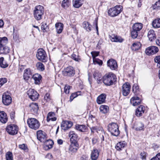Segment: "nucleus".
<instances>
[{
  "label": "nucleus",
  "mask_w": 160,
  "mask_h": 160,
  "mask_svg": "<svg viewBox=\"0 0 160 160\" xmlns=\"http://www.w3.org/2000/svg\"><path fill=\"white\" fill-rule=\"evenodd\" d=\"M139 32L132 29L131 32V36L133 38H136L138 36Z\"/></svg>",
  "instance_id": "de8ad7c7"
},
{
  "label": "nucleus",
  "mask_w": 160,
  "mask_h": 160,
  "mask_svg": "<svg viewBox=\"0 0 160 160\" xmlns=\"http://www.w3.org/2000/svg\"><path fill=\"white\" fill-rule=\"evenodd\" d=\"M0 66L2 68H5L8 66L5 61L4 60V58L3 57L0 58Z\"/></svg>",
  "instance_id": "79ce46f5"
},
{
  "label": "nucleus",
  "mask_w": 160,
  "mask_h": 160,
  "mask_svg": "<svg viewBox=\"0 0 160 160\" xmlns=\"http://www.w3.org/2000/svg\"><path fill=\"white\" fill-rule=\"evenodd\" d=\"M131 85L129 82H126L122 85L121 90L122 94L124 96H128L130 93Z\"/></svg>",
  "instance_id": "6e6552de"
},
{
  "label": "nucleus",
  "mask_w": 160,
  "mask_h": 160,
  "mask_svg": "<svg viewBox=\"0 0 160 160\" xmlns=\"http://www.w3.org/2000/svg\"><path fill=\"white\" fill-rule=\"evenodd\" d=\"M70 4V0H63L61 5L62 7L65 9L68 8Z\"/></svg>",
  "instance_id": "58836bf2"
},
{
  "label": "nucleus",
  "mask_w": 160,
  "mask_h": 160,
  "mask_svg": "<svg viewBox=\"0 0 160 160\" xmlns=\"http://www.w3.org/2000/svg\"><path fill=\"white\" fill-rule=\"evenodd\" d=\"M153 9L158 10L160 9V0L157 2L152 6Z\"/></svg>",
  "instance_id": "c03bdc74"
},
{
  "label": "nucleus",
  "mask_w": 160,
  "mask_h": 160,
  "mask_svg": "<svg viewBox=\"0 0 160 160\" xmlns=\"http://www.w3.org/2000/svg\"><path fill=\"white\" fill-rule=\"evenodd\" d=\"M36 67L38 69L42 71L44 69V66L41 62H38L36 64Z\"/></svg>",
  "instance_id": "a18cd8bd"
},
{
  "label": "nucleus",
  "mask_w": 160,
  "mask_h": 160,
  "mask_svg": "<svg viewBox=\"0 0 160 160\" xmlns=\"http://www.w3.org/2000/svg\"><path fill=\"white\" fill-rule=\"evenodd\" d=\"M32 76L31 72L30 69L29 68L25 69L23 74V78L24 79L28 80Z\"/></svg>",
  "instance_id": "bb28decb"
},
{
  "label": "nucleus",
  "mask_w": 160,
  "mask_h": 160,
  "mask_svg": "<svg viewBox=\"0 0 160 160\" xmlns=\"http://www.w3.org/2000/svg\"><path fill=\"white\" fill-rule=\"evenodd\" d=\"M91 54L93 60H94V59L96 58L95 57L98 56L99 52L95 51L92 52H91Z\"/></svg>",
  "instance_id": "6e6d98bb"
},
{
  "label": "nucleus",
  "mask_w": 160,
  "mask_h": 160,
  "mask_svg": "<svg viewBox=\"0 0 160 160\" xmlns=\"http://www.w3.org/2000/svg\"><path fill=\"white\" fill-rule=\"evenodd\" d=\"M44 99L46 101H49L51 99L50 95L49 93H46L44 96Z\"/></svg>",
  "instance_id": "13d9d810"
},
{
  "label": "nucleus",
  "mask_w": 160,
  "mask_h": 160,
  "mask_svg": "<svg viewBox=\"0 0 160 160\" xmlns=\"http://www.w3.org/2000/svg\"><path fill=\"white\" fill-rule=\"evenodd\" d=\"M70 88V86L69 85L65 86L64 88V92L66 94H68L69 92V90Z\"/></svg>",
  "instance_id": "5fc2aeb1"
},
{
  "label": "nucleus",
  "mask_w": 160,
  "mask_h": 160,
  "mask_svg": "<svg viewBox=\"0 0 160 160\" xmlns=\"http://www.w3.org/2000/svg\"><path fill=\"white\" fill-rule=\"evenodd\" d=\"M29 107L31 112L33 113V114H35L37 113L38 109V107L37 103H31L30 104Z\"/></svg>",
  "instance_id": "f3484780"
},
{
  "label": "nucleus",
  "mask_w": 160,
  "mask_h": 160,
  "mask_svg": "<svg viewBox=\"0 0 160 160\" xmlns=\"http://www.w3.org/2000/svg\"><path fill=\"white\" fill-rule=\"evenodd\" d=\"M139 86L136 84H134L132 88V92L134 93H135L138 91L139 89Z\"/></svg>",
  "instance_id": "864d4df0"
},
{
  "label": "nucleus",
  "mask_w": 160,
  "mask_h": 160,
  "mask_svg": "<svg viewBox=\"0 0 160 160\" xmlns=\"http://www.w3.org/2000/svg\"><path fill=\"white\" fill-rule=\"evenodd\" d=\"M99 152L96 148H94L92 151L91 158L92 160H96L98 157Z\"/></svg>",
  "instance_id": "aec40b11"
},
{
  "label": "nucleus",
  "mask_w": 160,
  "mask_h": 160,
  "mask_svg": "<svg viewBox=\"0 0 160 160\" xmlns=\"http://www.w3.org/2000/svg\"><path fill=\"white\" fill-rule=\"evenodd\" d=\"M8 43V39L6 37L0 38V46H5Z\"/></svg>",
  "instance_id": "a19ab883"
},
{
  "label": "nucleus",
  "mask_w": 160,
  "mask_h": 160,
  "mask_svg": "<svg viewBox=\"0 0 160 160\" xmlns=\"http://www.w3.org/2000/svg\"><path fill=\"white\" fill-rule=\"evenodd\" d=\"M32 79L34 80V83L36 84H39L41 80L42 77L38 74H35L32 77Z\"/></svg>",
  "instance_id": "a878e982"
},
{
  "label": "nucleus",
  "mask_w": 160,
  "mask_h": 160,
  "mask_svg": "<svg viewBox=\"0 0 160 160\" xmlns=\"http://www.w3.org/2000/svg\"><path fill=\"white\" fill-rule=\"evenodd\" d=\"M13 38L14 40L15 41H17V40L18 39V37H19V35L18 34H17V33H16L14 31V29L13 28Z\"/></svg>",
  "instance_id": "4d7b16f0"
},
{
  "label": "nucleus",
  "mask_w": 160,
  "mask_h": 160,
  "mask_svg": "<svg viewBox=\"0 0 160 160\" xmlns=\"http://www.w3.org/2000/svg\"><path fill=\"white\" fill-rule=\"evenodd\" d=\"M44 13V8L41 5L35 7L34 11L33 14L35 18L37 20H39L42 18V16Z\"/></svg>",
  "instance_id": "f03ea898"
},
{
  "label": "nucleus",
  "mask_w": 160,
  "mask_h": 160,
  "mask_svg": "<svg viewBox=\"0 0 160 160\" xmlns=\"http://www.w3.org/2000/svg\"><path fill=\"white\" fill-rule=\"evenodd\" d=\"M76 128L78 130L81 132H85L87 130V127L84 125H77L76 126Z\"/></svg>",
  "instance_id": "473e14b6"
},
{
  "label": "nucleus",
  "mask_w": 160,
  "mask_h": 160,
  "mask_svg": "<svg viewBox=\"0 0 160 160\" xmlns=\"http://www.w3.org/2000/svg\"><path fill=\"white\" fill-rule=\"evenodd\" d=\"M106 95L105 93H102L97 98V102L98 104H101L105 102Z\"/></svg>",
  "instance_id": "4be33fe9"
},
{
  "label": "nucleus",
  "mask_w": 160,
  "mask_h": 160,
  "mask_svg": "<svg viewBox=\"0 0 160 160\" xmlns=\"http://www.w3.org/2000/svg\"><path fill=\"white\" fill-rule=\"evenodd\" d=\"M117 79L116 75L112 72L105 74L103 78V83L107 86L112 85Z\"/></svg>",
  "instance_id": "f257e3e1"
},
{
  "label": "nucleus",
  "mask_w": 160,
  "mask_h": 160,
  "mask_svg": "<svg viewBox=\"0 0 160 160\" xmlns=\"http://www.w3.org/2000/svg\"><path fill=\"white\" fill-rule=\"evenodd\" d=\"M27 123L30 128L34 130L38 129L40 125L38 121L34 118H28L27 120Z\"/></svg>",
  "instance_id": "39448f33"
},
{
  "label": "nucleus",
  "mask_w": 160,
  "mask_h": 160,
  "mask_svg": "<svg viewBox=\"0 0 160 160\" xmlns=\"http://www.w3.org/2000/svg\"><path fill=\"white\" fill-rule=\"evenodd\" d=\"M134 128L137 131H143L144 130V125L142 122H138L135 125Z\"/></svg>",
  "instance_id": "c85d7f7f"
},
{
  "label": "nucleus",
  "mask_w": 160,
  "mask_h": 160,
  "mask_svg": "<svg viewBox=\"0 0 160 160\" xmlns=\"http://www.w3.org/2000/svg\"><path fill=\"white\" fill-rule=\"evenodd\" d=\"M140 155L141 158L142 159H146V153L145 152H142L140 153Z\"/></svg>",
  "instance_id": "680f3d73"
},
{
  "label": "nucleus",
  "mask_w": 160,
  "mask_h": 160,
  "mask_svg": "<svg viewBox=\"0 0 160 160\" xmlns=\"http://www.w3.org/2000/svg\"><path fill=\"white\" fill-rule=\"evenodd\" d=\"M46 146L48 148L50 149L52 148V145L53 144V141L51 140H48L46 141Z\"/></svg>",
  "instance_id": "09e8293b"
},
{
  "label": "nucleus",
  "mask_w": 160,
  "mask_h": 160,
  "mask_svg": "<svg viewBox=\"0 0 160 160\" xmlns=\"http://www.w3.org/2000/svg\"><path fill=\"white\" fill-rule=\"evenodd\" d=\"M82 0H73V6L76 8H79L82 4Z\"/></svg>",
  "instance_id": "f704fd0d"
},
{
  "label": "nucleus",
  "mask_w": 160,
  "mask_h": 160,
  "mask_svg": "<svg viewBox=\"0 0 160 160\" xmlns=\"http://www.w3.org/2000/svg\"><path fill=\"white\" fill-rule=\"evenodd\" d=\"M19 147L21 149L23 150L25 152H27L28 151L27 146L24 144L19 145Z\"/></svg>",
  "instance_id": "8fccbe9b"
},
{
  "label": "nucleus",
  "mask_w": 160,
  "mask_h": 160,
  "mask_svg": "<svg viewBox=\"0 0 160 160\" xmlns=\"http://www.w3.org/2000/svg\"><path fill=\"white\" fill-rule=\"evenodd\" d=\"M78 144L77 142H71L69 146V150L70 153H72L77 152L78 148Z\"/></svg>",
  "instance_id": "2eb2a0df"
},
{
  "label": "nucleus",
  "mask_w": 160,
  "mask_h": 160,
  "mask_svg": "<svg viewBox=\"0 0 160 160\" xmlns=\"http://www.w3.org/2000/svg\"><path fill=\"white\" fill-rule=\"evenodd\" d=\"M141 46V44L139 42L135 43L133 44L131 48L133 51H135L138 50Z\"/></svg>",
  "instance_id": "4c0bfd02"
},
{
  "label": "nucleus",
  "mask_w": 160,
  "mask_h": 160,
  "mask_svg": "<svg viewBox=\"0 0 160 160\" xmlns=\"http://www.w3.org/2000/svg\"><path fill=\"white\" fill-rule=\"evenodd\" d=\"M55 27L57 33H60L63 29V25L61 23H58L56 24Z\"/></svg>",
  "instance_id": "2f4dec72"
},
{
  "label": "nucleus",
  "mask_w": 160,
  "mask_h": 160,
  "mask_svg": "<svg viewBox=\"0 0 160 160\" xmlns=\"http://www.w3.org/2000/svg\"><path fill=\"white\" fill-rule=\"evenodd\" d=\"M8 121L6 114L3 111L0 112V121L3 123H6Z\"/></svg>",
  "instance_id": "b1692460"
},
{
  "label": "nucleus",
  "mask_w": 160,
  "mask_h": 160,
  "mask_svg": "<svg viewBox=\"0 0 160 160\" xmlns=\"http://www.w3.org/2000/svg\"><path fill=\"white\" fill-rule=\"evenodd\" d=\"M110 39L112 42H121L123 41V39L121 37L118 36L114 35H112L110 36Z\"/></svg>",
  "instance_id": "393cba45"
},
{
  "label": "nucleus",
  "mask_w": 160,
  "mask_h": 160,
  "mask_svg": "<svg viewBox=\"0 0 160 160\" xmlns=\"http://www.w3.org/2000/svg\"><path fill=\"white\" fill-rule=\"evenodd\" d=\"M154 61L156 62H160V56H156L154 58Z\"/></svg>",
  "instance_id": "338daca9"
},
{
  "label": "nucleus",
  "mask_w": 160,
  "mask_h": 160,
  "mask_svg": "<svg viewBox=\"0 0 160 160\" xmlns=\"http://www.w3.org/2000/svg\"><path fill=\"white\" fill-rule=\"evenodd\" d=\"M99 109L101 112L105 114L108 112L109 108L107 106L102 105L100 106Z\"/></svg>",
  "instance_id": "e433bc0d"
},
{
  "label": "nucleus",
  "mask_w": 160,
  "mask_h": 160,
  "mask_svg": "<svg viewBox=\"0 0 160 160\" xmlns=\"http://www.w3.org/2000/svg\"><path fill=\"white\" fill-rule=\"evenodd\" d=\"M46 134L45 132L42 130L37 132V138L38 139L42 142L46 141Z\"/></svg>",
  "instance_id": "ddd939ff"
},
{
  "label": "nucleus",
  "mask_w": 160,
  "mask_h": 160,
  "mask_svg": "<svg viewBox=\"0 0 160 160\" xmlns=\"http://www.w3.org/2000/svg\"><path fill=\"white\" fill-rule=\"evenodd\" d=\"M122 7L121 5H117L109 9L108 11L109 16L112 17H115L119 14L122 11Z\"/></svg>",
  "instance_id": "20e7f679"
},
{
  "label": "nucleus",
  "mask_w": 160,
  "mask_h": 160,
  "mask_svg": "<svg viewBox=\"0 0 160 160\" xmlns=\"http://www.w3.org/2000/svg\"><path fill=\"white\" fill-rule=\"evenodd\" d=\"M141 100L138 97H133L130 99V102L134 106L138 105L140 104Z\"/></svg>",
  "instance_id": "6ab92c4d"
},
{
  "label": "nucleus",
  "mask_w": 160,
  "mask_h": 160,
  "mask_svg": "<svg viewBox=\"0 0 160 160\" xmlns=\"http://www.w3.org/2000/svg\"><path fill=\"white\" fill-rule=\"evenodd\" d=\"M72 58L74 60L76 61H78L79 59L78 57V56H77L74 54H73L72 55Z\"/></svg>",
  "instance_id": "69168bd1"
},
{
  "label": "nucleus",
  "mask_w": 160,
  "mask_h": 160,
  "mask_svg": "<svg viewBox=\"0 0 160 160\" xmlns=\"http://www.w3.org/2000/svg\"><path fill=\"white\" fill-rule=\"evenodd\" d=\"M46 158L50 159L52 158V156L51 153H49L46 155Z\"/></svg>",
  "instance_id": "774afa93"
},
{
  "label": "nucleus",
  "mask_w": 160,
  "mask_h": 160,
  "mask_svg": "<svg viewBox=\"0 0 160 160\" xmlns=\"http://www.w3.org/2000/svg\"><path fill=\"white\" fill-rule=\"evenodd\" d=\"M145 110V107L142 105L139 106L136 109L135 112L136 115L138 117H140L142 115Z\"/></svg>",
  "instance_id": "a211bd4d"
},
{
  "label": "nucleus",
  "mask_w": 160,
  "mask_h": 160,
  "mask_svg": "<svg viewBox=\"0 0 160 160\" xmlns=\"http://www.w3.org/2000/svg\"><path fill=\"white\" fill-rule=\"evenodd\" d=\"M83 27L88 32L91 30V25L88 22H84L83 23Z\"/></svg>",
  "instance_id": "ea45409f"
},
{
  "label": "nucleus",
  "mask_w": 160,
  "mask_h": 160,
  "mask_svg": "<svg viewBox=\"0 0 160 160\" xmlns=\"http://www.w3.org/2000/svg\"><path fill=\"white\" fill-rule=\"evenodd\" d=\"M41 28L44 32H48L49 30L48 27L46 23L43 22L42 23Z\"/></svg>",
  "instance_id": "49530a36"
},
{
  "label": "nucleus",
  "mask_w": 160,
  "mask_h": 160,
  "mask_svg": "<svg viewBox=\"0 0 160 160\" xmlns=\"http://www.w3.org/2000/svg\"><path fill=\"white\" fill-rule=\"evenodd\" d=\"M57 118L55 117V114L54 112H50L48 113L47 118V122H48L50 120L52 121H54Z\"/></svg>",
  "instance_id": "412c9836"
},
{
  "label": "nucleus",
  "mask_w": 160,
  "mask_h": 160,
  "mask_svg": "<svg viewBox=\"0 0 160 160\" xmlns=\"http://www.w3.org/2000/svg\"><path fill=\"white\" fill-rule=\"evenodd\" d=\"M9 48L5 46H0V53L7 54L9 52Z\"/></svg>",
  "instance_id": "7c9ffc66"
},
{
  "label": "nucleus",
  "mask_w": 160,
  "mask_h": 160,
  "mask_svg": "<svg viewBox=\"0 0 160 160\" xmlns=\"http://www.w3.org/2000/svg\"><path fill=\"white\" fill-rule=\"evenodd\" d=\"M148 37L150 41L155 39L156 37L154 31L153 30H150L148 32Z\"/></svg>",
  "instance_id": "cd10ccee"
},
{
  "label": "nucleus",
  "mask_w": 160,
  "mask_h": 160,
  "mask_svg": "<svg viewBox=\"0 0 160 160\" xmlns=\"http://www.w3.org/2000/svg\"><path fill=\"white\" fill-rule=\"evenodd\" d=\"M90 129L92 133H94L95 131H97L98 127L97 126L90 127Z\"/></svg>",
  "instance_id": "0e129e2a"
},
{
  "label": "nucleus",
  "mask_w": 160,
  "mask_h": 160,
  "mask_svg": "<svg viewBox=\"0 0 160 160\" xmlns=\"http://www.w3.org/2000/svg\"><path fill=\"white\" fill-rule=\"evenodd\" d=\"M6 130L9 134L14 135L17 133L18 128L17 125L15 124H11L7 126Z\"/></svg>",
  "instance_id": "0eeeda50"
},
{
  "label": "nucleus",
  "mask_w": 160,
  "mask_h": 160,
  "mask_svg": "<svg viewBox=\"0 0 160 160\" xmlns=\"http://www.w3.org/2000/svg\"><path fill=\"white\" fill-rule=\"evenodd\" d=\"M142 28V24L140 23H136L132 26V29L139 32Z\"/></svg>",
  "instance_id": "72a5a7b5"
},
{
  "label": "nucleus",
  "mask_w": 160,
  "mask_h": 160,
  "mask_svg": "<svg viewBox=\"0 0 160 160\" xmlns=\"http://www.w3.org/2000/svg\"><path fill=\"white\" fill-rule=\"evenodd\" d=\"M108 130L113 136H117L119 134L118 126L116 123L112 122L109 124L108 125Z\"/></svg>",
  "instance_id": "7ed1b4c3"
},
{
  "label": "nucleus",
  "mask_w": 160,
  "mask_h": 160,
  "mask_svg": "<svg viewBox=\"0 0 160 160\" xmlns=\"http://www.w3.org/2000/svg\"><path fill=\"white\" fill-rule=\"evenodd\" d=\"M6 160H13V157L12 153L11 152H7L5 155Z\"/></svg>",
  "instance_id": "37998d69"
},
{
  "label": "nucleus",
  "mask_w": 160,
  "mask_h": 160,
  "mask_svg": "<svg viewBox=\"0 0 160 160\" xmlns=\"http://www.w3.org/2000/svg\"><path fill=\"white\" fill-rule=\"evenodd\" d=\"M36 56L38 59L42 62H45L47 61V55L46 52L42 48L38 50Z\"/></svg>",
  "instance_id": "423d86ee"
},
{
  "label": "nucleus",
  "mask_w": 160,
  "mask_h": 160,
  "mask_svg": "<svg viewBox=\"0 0 160 160\" xmlns=\"http://www.w3.org/2000/svg\"><path fill=\"white\" fill-rule=\"evenodd\" d=\"M152 27L154 28L160 27V18H157L153 21L152 23Z\"/></svg>",
  "instance_id": "c9c22d12"
},
{
  "label": "nucleus",
  "mask_w": 160,
  "mask_h": 160,
  "mask_svg": "<svg viewBox=\"0 0 160 160\" xmlns=\"http://www.w3.org/2000/svg\"><path fill=\"white\" fill-rule=\"evenodd\" d=\"M151 160H160V153L157 154L155 157L151 159Z\"/></svg>",
  "instance_id": "052dcab7"
},
{
  "label": "nucleus",
  "mask_w": 160,
  "mask_h": 160,
  "mask_svg": "<svg viewBox=\"0 0 160 160\" xmlns=\"http://www.w3.org/2000/svg\"><path fill=\"white\" fill-rule=\"evenodd\" d=\"M29 98L32 101L37 100L39 96V94L37 92L32 89H29L27 92Z\"/></svg>",
  "instance_id": "1a4fd4ad"
},
{
  "label": "nucleus",
  "mask_w": 160,
  "mask_h": 160,
  "mask_svg": "<svg viewBox=\"0 0 160 160\" xmlns=\"http://www.w3.org/2000/svg\"><path fill=\"white\" fill-rule=\"evenodd\" d=\"M81 93V92H76L72 93V94L73 95V97L75 98L78 95H80Z\"/></svg>",
  "instance_id": "e2e57ef3"
},
{
  "label": "nucleus",
  "mask_w": 160,
  "mask_h": 160,
  "mask_svg": "<svg viewBox=\"0 0 160 160\" xmlns=\"http://www.w3.org/2000/svg\"><path fill=\"white\" fill-rule=\"evenodd\" d=\"M63 74L65 76H73L75 74V70L73 67H68L64 69L63 71Z\"/></svg>",
  "instance_id": "9b49d317"
},
{
  "label": "nucleus",
  "mask_w": 160,
  "mask_h": 160,
  "mask_svg": "<svg viewBox=\"0 0 160 160\" xmlns=\"http://www.w3.org/2000/svg\"><path fill=\"white\" fill-rule=\"evenodd\" d=\"M72 125V123L69 121H64L62 122L61 126L62 129L66 130L70 128Z\"/></svg>",
  "instance_id": "dca6fc26"
},
{
  "label": "nucleus",
  "mask_w": 160,
  "mask_h": 160,
  "mask_svg": "<svg viewBox=\"0 0 160 160\" xmlns=\"http://www.w3.org/2000/svg\"><path fill=\"white\" fill-rule=\"evenodd\" d=\"M126 145V144L125 142H120L117 143L115 146V148L117 150L120 151L122 150V149L125 147Z\"/></svg>",
  "instance_id": "c756f323"
},
{
  "label": "nucleus",
  "mask_w": 160,
  "mask_h": 160,
  "mask_svg": "<svg viewBox=\"0 0 160 160\" xmlns=\"http://www.w3.org/2000/svg\"><path fill=\"white\" fill-rule=\"evenodd\" d=\"M2 102L5 105H9L12 102L11 96L6 92L4 93L2 96Z\"/></svg>",
  "instance_id": "9d476101"
},
{
  "label": "nucleus",
  "mask_w": 160,
  "mask_h": 160,
  "mask_svg": "<svg viewBox=\"0 0 160 160\" xmlns=\"http://www.w3.org/2000/svg\"><path fill=\"white\" fill-rule=\"evenodd\" d=\"M69 136L70 138V141L71 142H76L78 136L77 135L72 131H71L69 133Z\"/></svg>",
  "instance_id": "5701e85b"
},
{
  "label": "nucleus",
  "mask_w": 160,
  "mask_h": 160,
  "mask_svg": "<svg viewBox=\"0 0 160 160\" xmlns=\"http://www.w3.org/2000/svg\"><path fill=\"white\" fill-rule=\"evenodd\" d=\"M108 66L112 70H116L118 68L116 61L112 59H111L107 62Z\"/></svg>",
  "instance_id": "4468645a"
},
{
  "label": "nucleus",
  "mask_w": 160,
  "mask_h": 160,
  "mask_svg": "<svg viewBox=\"0 0 160 160\" xmlns=\"http://www.w3.org/2000/svg\"><path fill=\"white\" fill-rule=\"evenodd\" d=\"M7 81L6 78H0V88Z\"/></svg>",
  "instance_id": "603ef678"
},
{
  "label": "nucleus",
  "mask_w": 160,
  "mask_h": 160,
  "mask_svg": "<svg viewBox=\"0 0 160 160\" xmlns=\"http://www.w3.org/2000/svg\"><path fill=\"white\" fill-rule=\"evenodd\" d=\"M94 78L95 79L98 78H101L102 75L100 74H99L97 71H95L93 74Z\"/></svg>",
  "instance_id": "3c124183"
},
{
  "label": "nucleus",
  "mask_w": 160,
  "mask_h": 160,
  "mask_svg": "<svg viewBox=\"0 0 160 160\" xmlns=\"http://www.w3.org/2000/svg\"><path fill=\"white\" fill-rule=\"evenodd\" d=\"M158 51V47L155 46L149 47L146 48L145 50L146 53L148 55L154 54Z\"/></svg>",
  "instance_id": "f8f14e48"
},
{
  "label": "nucleus",
  "mask_w": 160,
  "mask_h": 160,
  "mask_svg": "<svg viewBox=\"0 0 160 160\" xmlns=\"http://www.w3.org/2000/svg\"><path fill=\"white\" fill-rule=\"evenodd\" d=\"M93 61L94 62H96L99 65H102V61L96 58L94 60H93Z\"/></svg>",
  "instance_id": "bf43d9fd"
}]
</instances>
